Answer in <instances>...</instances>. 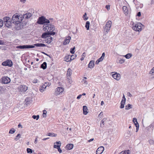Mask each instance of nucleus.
I'll return each instance as SVG.
<instances>
[{
	"label": "nucleus",
	"instance_id": "c85d7f7f",
	"mask_svg": "<svg viewBox=\"0 0 154 154\" xmlns=\"http://www.w3.org/2000/svg\"><path fill=\"white\" fill-rule=\"evenodd\" d=\"M90 22L89 21H87L86 23L85 27L87 30H89V29Z\"/></svg>",
	"mask_w": 154,
	"mask_h": 154
},
{
	"label": "nucleus",
	"instance_id": "c03bdc74",
	"mask_svg": "<svg viewBox=\"0 0 154 154\" xmlns=\"http://www.w3.org/2000/svg\"><path fill=\"white\" fill-rule=\"evenodd\" d=\"M67 79H68V82L70 84H71L72 83V79L70 78H69L68 77Z\"/></svg>",
	"mask_w": 154,
	"mask_h": 154
},
{
	"label": "nucleus",
	"instance_id": "7c9ffc66",
	"mask_svg": "<svg viewBox=\"0 0 154 154\" xmlns=\"http://www.w3.org/2000/svg\"><path fill=\"white\" fill-rule=\"evenodd\" d=\"M48 136L51 137H56L57 135V134H55L53 133H49L48 135Z\"/></svg>",
	"mask_w": 154,
	"mask_h": 154
},
{
	"label": "nucleus",
	"instance_id": "9b49d317",
	"mask_svg": "<svg viewBox=\"0 0 154 154\" xmlns=\"http://www.w3.org/2000/svg\"><path fill=\"white\" fill-rule=\"evenodd\" d=\"M55 32H45L43 33L42 35V38H47L49 36V35H55Z\"/></svg>",
	"mask_w": 154,
	"mask_h": 154
},
{
	"label": "nucleus",
	"instance_id": "39448f33",
	"mask_svg": "<svg viewBox=\"0 0 154 154\" xmlns=\"http://www.w3.org/2000/svg\"><path fill=\"white\" fill-rule=\"evenodd\" d=\"M133 29L135 31H137L139 32L141 30L142 27L141 26L142 24L140 23H134L133 24Z\"/></svg>",
	"mask_w": 154,
	"mask_h": 154
},
{
	"label": "nucleus",
	"instance_id": "603ef678",
	"mask_svg": "<svg viewBox=\"0 0 154 154\" xmlns=\"http://www.w3.org/2000/svg\"><path fill=\"white\" fill-rule=\"evenodd\" d=\"M75 57V56H74L73 55H72L70 56V60H73Z\"/></svg>",
	"mask_w": 154,
	"mask_h": 154
},
{
	"label": "nucleus",
	"instance_id": "6e6d98bb",
	"mask_svg": "<svg viewBox=\"0 0 154 154\" xmlns=\"http://www.w3.org/2000/svg\"><path fill=\"white\" fill-rule=\"evenodd\" d=\"M82 95L80 94L79 96H78L77 97V99H80L82 97Z\"/></svg>",
	"mask_w": 154,
	"mask_h": 154
},
{
	"label": "nucleus",
	"instance_id": "bf43d9fd",
	"mask_svg": "<svg viewBox=\"0 0 154 154\" xmlns=\"http://www.w3.org/2000/svg\"><path fill=\"white\" fill-rule=\"evenodd\" d=\"M37 140H38L37 137H36L34 143L35 144L37 143Z\"/></svg>",
	"mask_w": 154,
	"mask_h": 154
},
{
	"label": "nucleus",
	"instance_id": "a211bd4d",
	"mask_svg": "<svg viewBox=\"0 0 154 154\" xmlns=\"http://www.w3.org/2000/svg\"><path fill=\"white\" fill-rule=\"evenodd\" d=\"M47 86L48 85L47 84V83L46 82L40 88L39 91H40L42 92H43L45 90V89Z\"/></svg>",
	"mask_w": 154,
	"mask_h": 154
},
{
	"label": "nucleus",
	"instance_id": "2f4dec72",
	"mask_svg": "<svg viewBox=\"0 0 154 154\" xmlns=\"http://www.w3.org/2000/svg\"><path fill=\"white\" fill-rule=\"evenodd\" d=\"M21 137V135L19 134L17 135L16 137L15 138V140L16 141L18 140Z\"/></svg>",
	"mask_w": 154,
	"mask_h": 154
},
{
	"label": "nucleus",
	"instance_id": "f704fd0d",
	"mask_svg": "<svg viewBox=\"0 0 154 154\" xmlns=\"http://www.w3.org/2000/svg\"><path fill=\"white\" fill-rule=\"evenodd\" d=\"M84 20H87L88 19V17H87V14L86 13H85L84 14L83 17Z\"/></svg>",
	"mask_w": 154,
	"mask_h": 154
},
{
	"label": "nucleus",
	"instance_id": "5fc2aeb1",
	"mask_svg": "<svg viewBox=\"0 0 154 154\" xmlns=\"http://www.w3.org/2000/svg\"><path fill=\"white\" fill-rule=\"evenodd\" d=\"M127 133L129 136H131V133L130 131H128L127 132Z\"/></svg>",
	"mask_w": 154,
	"mask_h": 154
},
{
	"label": "nucleus",
	"instance_id": "dca6fc26",
	"mask_svg": "<svg viewBox=\"0 0 154 154\" xmlns=\"http://www.w3.org/2000/svg\"><path fill=\"white\" fill-rule=\"evenodd\" d=\"M112 77L117 81L119 80L121 78V75L119 74L115 73L112 75Z\"/></svg>",
	"mask_w": 154,
	"mask_h": 154
},
{
	"label": "nucleus",
	"instance_id": "49530a36",
	"mask_svg": "<svg viewBox=\"0 0 154 154\" xmlns=\"http://www.w3.org/2000/svg\"><path fill=\"white\" fill-rule=\"evenodd\" d=\"M136 132H137L139 129V125L138 124H136Z\"/></svg>",
	"mask_w": 154,
	"mask_h": 154
},
{
	"label": "nucleus",
	"instance_id": "4468645a",
	"mask_svg": "<svg viewBox=\"0 0 154 154\" xmlns=\"http://www.w3.org/2000/svg\"><path fill=\"white\" fill-rule=\"evenodd\" d=\"M2 81L3 83L7 84L9 83L10 81V79L8 77H4L2 78Z\"/></svg>",
	"mask_w": 154,
	"mask_h": 154
},
{
	"label": "nucleus",
	"instance_id": "f03ea898",
	"mask_svg": "<svg viewBox=\"0 0 154 154\" xmlns=\"http://www.w3.org/2000/svg\"><path fill=\"white\" fill-rule=\"evenodd\" d=\"M64 90L63 87H57L55 89L54 94L57 96L61 95L63 93Z\"/></svg>",
	"mask_w": 154,
	"mask_h": 154
},
{
	"label": "nucleus",
	"instance_id": "a878e982",
	"mask_svg": "<svg viewBox=\"0 0 154 154\" xmlns=\"http://www.w3.org/2000/svg\"><path fill=\"white\" fill-rule=\"evenodd\" d=\"M125 102V101H123V99H122L121 102V106L120 107L121 109H122L124 108V105Z\"/></svg>",
	"mask_w": 154,
	"mask_h": 154
},
{
	"label": "nucleus",
	"instance_id": "393cba45",
	"mask_svg": "<svg viewBox=\"0 0 154 154\" xmlns=\"http://www.w3.org/2000/svg\"><path fill=\"white\" fill-rule=\"evenodd\" d=\"M47 38L46 40V42L48 43H50L52 40L53 38L50 36H49Z\"/></svg>",
	"mask_w": 154,
	"mask_h": 154
},
{
	"label": "nucleus",
	"instance_id": "ea45409f",
	"mask_svg": "<svg viewBox=\"0 0 154 154\" xmlns=\"http://www.w3.org/2000/svg\"><path fill=\"white\" fill-rule=\"evenodd\" d=\"M15 129L14 128H12L9 131V133L10 134H12L15 132Z\"/></svg>",
	"mask_w": 154,
	"mask_h": 154
},
{
	"label": "nucleus",
	"instance_id": "79ce46f5",
	"mask_svg": "<svg viewBox=\"0 0 154 154\" xmlns=\"http://www.w3.org/2000/svg\"><path fill=\"white\" fill-rule=\"evenodd\" d=\"M75 47L72 48H71L70 52L71 54H73L74 53V52H75L74 50H75Z\"/></svg>",
	"mask_w": 154,
	"mask_h": 154
},
{
	"label": "nucleus",
	"instance_id": "680f3d73",
	"mask_svg": "<svg viewBox=\"0 0 154 154\" xmlns=\"http://www.w3.org/2000/svg\"><path fill=\"white\" fill-rule=\"evenodd\" d=\"M103 58H101V57L100 58H99L97 60L99 61V62L103 60Z\"/></svg>",
	"mask_w": 154,
	"mask_h": 154
},
{
	"label": "nucleus",
	"instance_id": "6e6552de",
	"mask_svg": "<svg viewBox=\"0 0 154 154\" xmlns=\"http://www.w3.org/2000/svg\"><path fill=\"white\" fill-rule=\"evenodd\" d=\"M2 65L4 66L11 67L13 65V63L11 60H8L3 62L2 63Z\"/></svg>",
	"mask_w": 154,
	"mask_h": 154
},
{
	"label": "nucleus",
	"instance_id": "9d476101",
	"mask_svg": "<svg viewBox=\"0 0 154 154\" xmlns=\"http://www.w3.org/2000/svg\"><path fill=\"white\" fill-rule=\"evenodd\" d=\"M61 144V142L59 141L54 143V148L57 149L58 151L60 153H61L62 152V150L60 148Z\"/></svg>",
	"mask_w": 154,
	"mask_h": 154
},
{
	"label": "nucleus",
	"instance_id": "3c124183",
	"mask_svg": "<svg viewBox=\"0 0 154 154\" xmlns=\"http://www.w3.org/2000/svg\"><path fill=\"white\" fill-rule=\"evenodd\" d=\"M104 121L102 120V121L100 123V126L101 127H103L104 124Z\"/></svg>",
	"mask_w": 154,
	"mask_h": 154
},
{
	"label": "nucleus",
	"instance_id": "6ab92c4d",
	"mask_svg": "<svg viewBox=\"0 0 154 154\" xmlns=\"http://www.w3.org/2000/svg\"><path fill=\"white\" fill-rule=\"evenodd\" d=\"M32 16L31 13H28L26 14H24L22 17V18L25 19H28L29 18Z\"/></svg>",
	"mask_w": 154,
	"mask_h": 154
},
{
	"label": "nucleus",
	"instance_id": "4c0bfd02",
	"mask_svg": "<svg viewBox=\"0 0 154 154\" xmlns=\"http://www.w3.org/2000/svg\"><path fill=\"white\" fill-rule=\"evenodd\" d=\"M43 117H46V114L47 113V111L45 110H44L43 111Z\"/></svg>",
	"mask_w": 154,
	"mask_h": 154
},
{
	"label": "nucleus",
	"instance_id": "69168bd1",
	"mask_svg": "<svg viewBox=\"0 0 154 154\" xmlns=\"http://www.w3.org/2000/svg\"><path fill=\"white\" fill-rule=\"evenodd\" d=\"M122 99H123V101H125V102L126 98H125V96L124 94H123V97H122Z\"/></svg>",
	"mask_w": 154,
	"mask_h": 154
},
{
	"label": "nucleus",
	"instance_id": "2eb2a0df",
	"mask_svg": "<svg viewBox=\"0 0 154 154\" xmlns=\"http://www.w3.org/2000/svg\"><path fill=\"white\" fill-rule=\"evenodd\" d=\"M104 150V147L103 146L99 147L96 151V154H101Z\"/></svg>",
	"mask_w": 154,
	"mask_h": 154
},
{
	"label": "nucleus",
	"instance_id": "de8ad7c7",
	"mask_svg": "<svg viewBox=\"0 0 154 154\" xmlns=\"http://www.w3.org/2000/svg\"><path fill=\"white\" fill-rule=\"evenodd\" d=\"M103 115V112H101L99 115V117H100L101 119L102 118V116Z\"/></svg>",
	"mask_w": 154,
	"mask_h": 154
},
{
	"label": "nucleus",
	"instance_id": "473e14b6",
	"mask_svg": "<svg viewBox=\"0 0 154 154\" xmlns=\"http://www.w3.org/2000/svg\"><path fill=\"white\" fill-rule=\"evenodd\" d=\"M129 150H127L124 152L122 151L119 154H128L129 153Z\"/></svg>",
	"mask_w": 154,
	"mask_h": 154
},
{
	"label": "nucleus",
	"instance_id": "13d9d810",
	"mask_svg": "<svg viewBox=\"0 0 154 154\" xmlns=\"http://www.w3.org/2000/svg\"><path fill=\"white\" fill-rule=\"evenodd\" d=\"M124 60H120L119 61V63H124Z\"/></svg>",
	"mask_w": 154,
	"mask_h": 154
},
{
	"label": "nucleus",
	"instance_id": "7ed1b4c3",
	"mask_svg": "<svg viewBox=\"0 0 154 154\" xmlns=\"http://www.w3.org/2000/svg\"><path fill=\"white\" fill-rule=\"evenodd\" d=\"M23 20L22 16H18L16 14H14L12 18V22L13 23L21 22Z\"/></svg>",
	"mask_w": 154,
	"mask_h": 154
},
{
	"label": "nucleus",
	"instance_id": "4d7b16f0",
	"mask_svg": "<svg viewBox=\"0 0 154 154\" xmlns=\"http://www.w3.org/2000/svg\"><path fill=\"white\" fill-rule=\"evenodd\" d=\"M105 53H103L102 54V56L101 57V58L104 59V57H105Z\"/></svg>",
	"mask_w": 154,
	"mask_h": 154
},
{
	"label": "nucleus",
	"instance_id": "052dcab7",
	"mask_svg": "<svg viewBox=\"0 0 154 154\" xmlns=\"http://www.w3.org/2000/svg\"><path fill=\"white\" fill-rule=\"evenodd\" d=\"M106 8L108 10H109L110 9V6L106 5Z\"/></svg>",
	"mask_w": 154,
	"mask_h": 154
},
{
	"label": "nucleus",
	"instance_id": "f257e3e1",
	"mask_svg": "<svg viewBox=\"0 0 154 154\" xmlns=\"http://www.w3.org/2000/svg\"><path fill=\"white\" fill-rule=\"evenodd\" d=\"M112 24V22L110 20H109L106 22L103 29V32L105 35L107 34L109 31Z\"/></svg>",
	"mask_w": 154,
	"mask_h": 154
},
{
	"label": "nucleus",
	"instance_id": "1a4fd4ad",
	"mask_svg": "<svg viewBox=\"0 0 154 154\" xmlns=\"http://www.w3.org/2000/svg\"><path fill=\"white\" fill-rule=\"evenodd\" d=\"M28 87L25 85H20L18 87V89L21 92H24L28 89Z\"/></svg>",
	"mask_w": 154,
	"mask_h": 154
},
{
	"label": "nucleus",
	"instance_id": "8fccbe9b",
	"mask_svg": "<svg viewBox=\"0 0 154 154\" xmlns=\"http://www.w3.org/2000/svg\"><path fill=\"white\" fill-rule=\"evenodd\" d=\"M38 79H34L32 81V82L33 83H36L38 82Z\"/></svg>",
	"mask_w": 154,
	"mask_h": 154
},
{
	"label": "nucleus",
	"instance_id": "20e7f679",
	"mask_svg": "<svg viewBox=\"0 0 154 154\" xmlns=\"http://www.w3.org/2000/svg\"><path fill=\"white\" fill-rule=\"evenodd\" d=\"M50 21L44 16H41L38 19L37 23L39 24H43L45 23H49Z\"/></svg>",
	"mask_w": 154,
	"mask_h": 154
},
{
	"label": "nucleus",
	"instance_id": "0e129e2a",
	"mask_svg": "<svg viewBox=\"0 0 154 154\" xmlns=\"http://www.w3.org/2000/svg\"><path fill=\"white\" fill-rule=\"evenodd\" d=\"M137 16L138 17H140L141 16V13L140 12H139L137 13Z\"/></svg>",
	"mask_w": 154,
	"mask_h": 154
},
{
	"label": "nucleus",
	"instance_id": "f8f14e48",
	"mask_svg": "<svg viewBox=\"0 0 154 154\" xmlns=\"http://www.w3.org/2000/svg\"><path fill=\"white\" fill-rule=\"evenodd\" d=\"M35 47L33 45H23L16 47V48L20 49H25V48H32Z\"/></svg>",
	"mask_w": 154,
	"mask_h": 154
},
{
	"label": "nucleus",
	"instance_id": "338daca9",
	"mask_svg": "<svg viewBox=\"0 0 154 154\" xmlns=\"http://www.w3.org/2000/svg\"><path fill=\"white\" fill-rule=\"evenodd\" d=\"M149 127L150 128H153L154 127V125L152 124H151L149 125Z\"/></svg>",
	"mask_w": 154,
	"mask_h": 154
},
{
	"label": "nucleus",
	"instance_id": "0eeeda50",
	"mask_svg": "<svg viewBox=\"0 0 154 154\" xmlns=\"http://www.w3.org/2000/svg\"><path fill=\"white\" fill-rule=\"evenodd\" d=\"M45 26V27L44 28V31L47 32H51V30L53 31L54 30V28L53 27H52V25H50L47 23L45 24H44V26Z\"/></svg>",
	"mask_w": 154,
	"mask_h": 154
},
{
	"label": "nucleus",
	"instance_id": "5701e85b",
	"mask_svg": "<svg viewBox=\"0 0 154 154\" xmlns=\"http://www.w3.org/2000/svg\"><path fill=\"white\" fill-rule=\"evenodd\" d=\"M122 10L124 13L126 14H128V11L126 6H123L122 7Z\"/></svg>",
	"mask_w": 154,
	"mask_h": 154
},
{
	"label": "nucleus",
	"instance_id": "e433bc0d",
	"mask_svg": "<svg viewBox=\"0 0 154 154\" xmlns=\"http://www.w3.org/2000/svg\"><path fill=\"white\" fill-rule=\"evenodd\" d=\"M26 151L28 153H32V150L31 149L28 148L26 149Z\"/></svg>",
	"mask_w": 154,
	"mask_h": 154
},
{
	"label": "nucleus",
	"instance_id": "72a5a7b5",
	"mask_svg": "<svg viewBox=\"0 0 154 154\" xmlns=\"http://www.w3.org/2000/svg\"><path fill=\"white\" fill-rule=\"evenodd\" d=\"M47 63L45 62H44L43 64L41 65L40 67H47Z\"/></svg>",
	"mask_w": 154,
	"mask_h": 154
},
{
	"label": "nucleus",
	"instance_id": "ddd939ff",
	"mask_svg": "<svg viewBox=\"0 0 154 154\" xmlns=\"http://www.w3.org/2000/svg\"><path fill=\"white\" fill-rule=\"evenodd\" d=\"M15 25L14 28L17 30H19L23 28V26L21 23V22H18L15 23Z\"/></svg>",
	"mask_w": 154,
	"mask_h": 154
},
{
	"label": "nucleus",
	"instance_id": "aec40b11",
	"mask_svg": "<svg viewBox=\"0 0 154 154\" xmlns=\"http://www.w3.org/2000/svg\"><path fill=\"white\" fill-rule=\"evenodd\" d=\"M83 114L84 115H86L87 114L88 112V108L87 106H83Z\"/></svg>",
	"mask_w": 154,
	"mask_h": 154
},
{
	"label": "nucleus",
	"instance_id": "e2e57ef3",
	"mask_svg": "<svg viewBox=\"0 0 154 154\" xmlns=\"http://www.w3.org/2000/svg\"><path fill=\"white\" fill-rule=\"evenodd\" d=\"M127 95H128V96L129 97H132V94L129 92H128V93L127 94Z\"/></svg>",
	"mask_w": 154,
	"mask_h": 154
},
{
	"label": "nucleus",
	"instance_id": "a18cd8bd",
	"mask_svg": "<svg viewBox=\"0 0 154 154\" xmlns=\"http://www.w3.org/2000/svg\"><path fill=\"white\" fill-rule=\"evenodd\" d=\"M3 25V22L2 20H0V28L2 27Z\"/></svg>",
	"mask_w": 154,
	"mask_h": 154
},
{
	"label": "nucleus",
	"instance_id": "c9c22d12",
	"mask_svg": "<svg viewBox=\"0 0 154 154\" xmlns=\"http://www.w3.org/2000/svg\"><path fill=\"white\" fill-rule=\"evenodd\" d=\"M133 121L134 122L135 125L136 126V124H138L137 122V119L135 118H134L133 119Z\"/></svg>",
	"mask_w": 154,
	"mask_h": 154
},
{
	"label": "nucleus",
	"instance_id": "774afa93",
	"mask_svg": "<svg viewBox=\"0 0 154 154\" xmlns=\"http://www.w3.org/2000/svg\"><path fill=\"white\" fill-rule=\"evenodd\" d=\"M94 140V138H92V139H90V140H88V142H91V141H93V140Z\"/></svg>",
	"mask_w": 154,
	"mask_h": 154
},
{
	"label": "nucleus",
	"instance_id": "09e8293b",
	"mask_svg": "<svg viewBox=\"0 0 154 154\" xmlns=\"http://www.w3.org/2000/svg\"><path fill=\"white\" fill-rule=\"evenodd\" d=\"M69 55H68L67 56H66V57H65V60L66 62L69 61V60H67L69 58Z\"/></svg>",
	"mask_w": 154,
	"mask_h": 154
},
{
	"label": "nucleus",
	"instance_id": "412c9836",
	"mask_svg": "<svg viewBox=\"0 0 154 154\" xmlns=\"http://www.w3.org/2000/svg\"><path fill=\"white\" fill-rule=\"evenodd\" d=\"M94 66V60H91L90 62L88 65V68L93 67Z\"/></svg>",
	"mask_w": 154,
	"mask_h": 154
},
{
	"label": "nucleus",
	"instance_id": "58836bf2",
	"mask_svg": "<svg viewBox=\"0 0 154 154\" xmlns=\"http://www.w3.org/2000/svg\"><path fill=\"white\" fill-rule=\"evenodd\" d=\"M82 83L83 84H84L85 85H86L88 84L86 80H85L84 79H83L82 80Z\"/></svg>",
	"mask_w": 154,
	"mask_h": 154
},
{
	"label": "nucleus",
	"instance_id": "c756f323",
	"mask_svg": "<svg viewBox=\"0 0 154 154\" xmlns=\"http://www.w3.org/2000/svg\"><path fill=\"white\" fill-rule=\"evenodd\" d=\"M132 54H128L125 56V57L127 59H129L132 56Z\"/></svg>",
	"mask_w": 154,
	"mask_h": 154
},
{
	"label": "nucleus",
	"instance_id": "f3484780",
	"mask_svg": "<svg viewBox=\"0 0 154 154\" xmlns=\"http://www.w3.org/2000/svg\"><path fill=\"white\" fill-rule=\"evenodd\" d=\"M71 39V38L70 36H68L67 37H66V38H65L63 43V45H66L67 44H69L70 42Z\"/></svg>",
	"mask_w": 154,
	"mask_h": 154
},
{
	"label": "nucleus",
	"instance_id": "a19ab883",
	"mask_svg": "<svg viewBox=\"0 0 154 154\" xmlns=\"http://www.w3.org/2000/svg\"><path fill=\"white\" fill-rule=\"evenodd\" d=\"M32 118H33L34 119H36L37 120H38L39 118V116L33 115L32 116Z\"/></svg>",
	"mask_w": 154,
	"mask_h": 154
},
{
	"label": "nucleus",
	"instance_id": "37998d69",
	"mask_svg": "<svg viewBox=\"0 0 154 154\" xmlns=\"http://www.w3.org/2000/svg\"><path fill=\"white\" fill-rule=\"evenodd\" d=\"M149 143L150 144H154V140L152 139H150L149 140Z\"/></svg>",
	"mask_w": 154,
	"mask_h": 154
},
{
	"label": "nucleus",
	"instance_id": "cd10ccee",
	"mask_svg": "<svg viewBox=\"0 0 154 154\" xmlns=\"http://www.w3.org/2000/svg\"><path fill=\"white\" fill-rule=\"evenodd\" d=\"M132 105L131 104H128L125 106V109L126 110H128L132 108Z\"/></svg>",
	"mask_w": 154,
	"mask_h": 154
},
{
	"label": "nucleus",
	"instance_id": "b1692460",
	"mask_svg": "<svg viewBox=\"0 0 154 154\" xmlns=\"http://www.w3.org/2000/svg\"><path fill=\"white\" fill-rule=\"evenodd\" d=\"M73 147V145L72 144H69L66 146V148L68 150L72 149Z\"/></svg>",
	"mask_w": 154,
	"mask_h": 154
},
{
	"label": "nucleus",
	"instance_id": "864d4df0",
	"mask_svg": "<svg viewBox=\"0 0 154 154\" xmlns=\"http://www.w3.org/2000/svg\"><path fill=\"white\" fill-rule=\"evenodd\" d=\"M154 72V68H152V69H151V71H150V73L152 74Z\"/></svg>",
	"mask_w": 154,
	"mask_h": 154
},
{
	"label": "nucleus",
	"instance_id": "423d86ee",
	"mask_svg": "<svg viewBox=\"0 0 154 154\" xmlns=\"http://www.w3.org/2000/svg\"><path fill=\"white\" fill-rule=\"evenodd\" d=\"M4 20L5 26L7 27H10L11 26L12 23L11 21L10 18L9 17L4 18Z\"/></svg>",
	"mask_w": 154,
	"mask_h": 154
},
{
	"label": "nucleus",
	"instance_id": "4be33fe9",
	"mask_svg": "<svg viewBox=\"0 0 154 154\" xmlns=\"http://www.w3.org/2000/svg\"><path fill=\"white\" fill-rule=\"evenodd\" d=\"M33 45L35 46H36V47H43L46 46V45L43 43H36L34 44Z\"/></svg>",
	"mask_w": 154,
	"mask_h": 154
},
{
	"label": "nucleus",
	"instance_id": "bb28decb",
	"mask_svg": "<svg viewBox=\"0 0 154 154\" xmlns=\"http://www.w3.org/2000/svg\"><path fill=\"white\" fill-rule=\"evenodd\" d=\"M71 70L70 68H69L67 71V76H70L72 74V72H71Z\"/></svg>",
	"mask_w": 154,
	"mask_h": 154
}]
</instances>
